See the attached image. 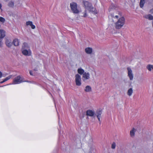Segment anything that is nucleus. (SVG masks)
Wrapping results in <instances>:
<instances>
[{"instance_id": "1", "label": "nucleus", "mask_w": 153, "mask_h": 153, "mask_svg": "<svg viewBox=\"0 0 153 153\" xmlns=\"http://www.w3.org/2000/svg\"><path fill=\"white\" fill-rule=\"evenodd\" d=\"M83 5L86 10H88L90 12L96 14L97 13L96 9L93 7L92 4L89 2L84 1L83 2Z\"/></svg>"}, {"instance_id": "2", "label": "nucleus", "mask_w": 153, "mask_h": 153, "mask_svg": "<svg viewBox=\"0 0 153 153\" xmlns=\"http://www.w3.org/2000/svg\"><path fill=\"white\" fill-rule=\"evenodd\" d=\"M125 22V19L123 17L120 18L115 23L116 28L119 29L121 28L124 24Z\"/></svg>"}, {"instance_id": "3", "label": "nucleus", "mask_w": 153, "mask_h": 153, "mask_svg": "<svg viewBox=\"0 0 153 153\" xmlns=\"http://www.w3.org/2000/svg\"><path fill=\"white\" fill-rule=\"evenodd\" d=\"M71 10L73 13L75 14H78L79 12V10L77 9V4L76 3L73 2L70 4Z\"/></svg>"}, {"instance_id": "4", "label": "nucleus", "mask_w": 153, "mask_h": 153, "mask_svg": "<svg viewBox=\"0 0 153 153\" xmlns=\"http://www.w3.org/2000/svg\"><path fill=\"white\" fill-rule=\"evenodd\" d=\"M22 79L21 76H18L15 77L13 80V83L12 84L10 83L5 85V86L10 85L12 84L15 85L24 82Z\"/></svg>"}, {"instance_id": "5", "label": "nucleus", "mask_w": 153, "mask_h": 153, "mask_svg": "<svg viewBox=\"0 0 153 153\" xmlns=\"http://www.w3.org/2000/svg\"><path fill=\"white\" fill-rule=\"evenodd\" d=\"M119 16L118 15L116 14V13H111L108 16V18L110 21H112L114 22H115L114 21V19H118Z\"/></svg>"}, {"instance_id": "6", "label": "nucleus", "mask_w": 153, "mask_h": 153, "mask_svg": "<svg viewBox=\"0 0 153 153\" xmlns=\"http://www.w3.org/2000/svg\"><path fill=\"white\" fill-rule=\"evenodd\" d=\"M75 82L76 85L80 86L81 85V76L79 74L75 75Z\"/></svg>"}, {"instance_id": "7", "label": "nucleus", "mask_w": 153, "mask_h": 153, "mask_svg": "<svg viewBox=\"0 0 153 153\" xmlns=\"http://www.w3.org/2000/svg\"><path fill=\"white\" fill-rule=\"evenodd\" d=\"M128 70V76L129 77V79L132 80L133 79L134 76L131 69L130 67L127 68Z\"/></svg>"}, {"instance_id": "8", "label": "nucleus", "mask_w": 153, "mask_h": 153, "mask_svg": "<svg viewBox=\"0 0 153 153\" xmlns=\"http://www.w3.org/2000/svg\"><path fill=\"white\" fill-rule=\"evenodd\" d=\"M22 54L25 56H30L31 54V51L30 49L22 50Z\"/></svg>"}, {"instance_id": "9", "label": "nucleus", "mask_w": 153, "mask_h": 153, "mask_svg": "<svg viewBox=\"0 0 153 153\" xmlns=\"http://www.w3.org/2000/svg\"><path fill=\"white\" fill-rule=\"evenodd\" d=\"M83 80L84 81L89 79L90 78V74L88 72H85L83 74Z\"/></svg>"}, {"instance_id": "10", "label": "nucleus", "mask_w": 153, "mask_h": 153, "mask_svg": "<svg viewBox=\"0 0 153 153\" xmlns=\"http://www.w3.org/2000/svg\"><path fill=\"white\" fill-rule=\"evenodd\" d=\"M102 114V111L100 109L97 110L96 113V115L100 123V118Z\"/></svg>"}, {"instance_id": "11", "label": "nucleus", "mask_w": 153, "mask_h": 153, "mask_svg": "<svg viewBox=\"0 0 153 153\" xmlns=\"http://www.w3.org/2000/svg\"><path fill=\"white\" fill-rule=\"evenodd\" d=\"M94 114V112L92 110H87L86 111V115L87 116L90 117L93 116Z\"/></svg>"}, {"instance_id": "12", "label": "nucleus", "mask_w": 153, "mask_h": 153, "mask_svg": "<svg viewBox=\"0 0 153 153\" xmlns=\"http://www.w3.org/2000/svg\"><path fill=\"white\" fill-rule=\"evenodd\" d=\"M144 17L146 19L149 20H153V16L150 14L145 15L144 16Z\"/></svg>"}, {"instance_id": "13", "label": "nucleus", "mask_w": 153, "mask_h": 153, "mask_svg": "<svg viewBox=\"0 0 153 153\" xmlns=\"http://www.w3.org/2000/svg\"><path fill=\"white\" fill-rule=\"evenodd\" d=\"M30 49L28 44L26 42L24 43L22 46V50Z\"/></svg>"}, {"instance_id": "14", "label": "nucleus", "mask_w": 153, "mask_h": 153, "mask_svg": "<svg viewBox=\"0 0 153 153\" xmlns=\"http://www.w3.org/2000/svg\"><path fill=\"white\" fill-rule=\"evenodd\" d=\"M5 31L3 30H0V38H3L5 36Z\"/></svg>"}, {"instance_id": "15", "label": "nucleus", "mask_w": 153, "mask_h": 153, "mask_svg": "<svg viewBox=\"0 0 153 153\" xmlns=\"http://www.w3.org/2000/svg\"><path fill=\"white\" fill-rule=\"evenodd\" d=\"M6 44L7 46L10 47H11L13 43L11 42L10 40L7 39L6 40Z\"/></svg>"}, {"instance_id": "16", "label": "nucleus", "mask_w": 153, "mask_h": 153, "mask_svg": "<svg viewBox=\"0 0 153 153\" xmlns=\"http://www.w3.org/2000/svg\"><path fill=\"white\" fill-rule=\"evenodd\" d=\"M85 51L87 53L90 54L92 53V49L91 48H87L85 49Z\"/></svg>"}, {"instance_id": "17", "label": "nucleus", "mask_w": 153, "mask_h": 153, "mask_svg": "<svg viewBox=\"0 0 153 153\" xmlns=\"http://www.w3.org/2000/svg\"><path fill=\"white\" fill-rule=\"evenodd\" d=\"M19 41L17 39H14L13 41V43L15 46H17L19 45Z\"/></svg>"}, {"instance_id": "18", "label": "nucleus", "mask_w": 153, "mask_h": 153, "mask_svg": "<svg viewBox=\"0 0 153 153\" xmlns=\"http://www.w3.org/2000/svg\"><path fill=\"white\" fill-rule=\"evenodd\" d=\"M91 87L89 85L86 86L85 89V92H88L91 91Z\"/></svg>"}, {"instance_id": "19", "label": "nucleus", "mask_w": 153, "mask_h": 153, "mask_svg": "<svg viewBox=\"0 0 153 153\" xmlns=\"http://www.w3.org/2000/svg\"><path fill=\"white\" fill-rule=\"evenodd\" d=\"M77 72L79 74L81 75L85 73L84 70L81 68L78 69Z\"/></svg>"}, {"instance_id": "20", "label": "nucleus", "mask_w": 153, "mask_h": 153, "mask_svg": "<svg viewBox=\"0 0 153 153\" xmlns=\"http://www.w3.org/2000/svg\"><path fill=\"white\" fill-rule=\"evenodd\" d=\"M135 129L134 128L130 131V135L131 137H133L134 136L135 132Z\"/></svg>"}, {"instance_id": "21", "label": "nucleus", "mask_w": 153, "mask_h": 153, "mask_svg": "<svg viewBox=\"0 0 153 153\" xmlns=\"http://www.w3.org/2000/svg\"><path fill=\"white\" fill-rule=\"evenodd\" d=\"M133 89H132V88H130V89H129L128 90V92H127L128 95L129 96H131L132 94L133 93Z\"/></svg>"}, {"instance_id": "22", "label": "nucleus", "mask_w": 153, "mask_h": 153, "mask_svg": "<svg viewBox=\"0 0 153 153\" xmlns=\"http://www.w3.org/2000/svg\"><path fill=\"white\" fill-rule=\"evenodd\" d=\"M146 68L149 71H151L152 69L153 70V65H149L146 66Z\"/></svg>"}, {"instance_id": "23", "label": "nucleus", "mask_w": 153, "mask_h": 153, "mask_svg": "<svg viewBox=\"0 0 153 153\" xmlns=\"http://www.w3.org/2000/svg\"><path fill=\"white\" fill-rule=\"evenodd\" d=\"M145 3V0H140V5L141 8H142Z\"/></svg>"}, {"instance_id": "24", "label": "nucleus", "mask_w": 153, "mask_h": 153, "mask_svg": "<svg viewBox=\"0 0 153 153\" xmlns=\"http://www.w3.org/2000/svg\"><path fill=\"white\" fill-rule=\"evenodd\" d=\"M14 3L13 2L10 1L8 4V6L10 7H14Z\"/></svg>"}, {"instance_id": "25", "label": "nucleus", "mask_w": 153, "mask_h": 153, "mask_svg": "<svg viewBox=\"0 0 153 153\" xmlns=\"http://www.w3.org/2000/svg\"><path fill=\"white\" fill-rule=\"evenodd\" d=\"M12 75H10L9 76H8L7 77H6V78H5L4 79V82H6L9 79H10L12 77Z\"/></svg>"}, {"instance_id": "26", "label": "nucleus", "mask_w": 153, "mask_h": 153, "mask_svg": "<svg viewBox=\"0 0 153 153\" xmlns=\"http://www.w3.org/2000/svg\"><path fill=\"white\" fill-rule=\"evenodd\" d=\"M5 19L2 17H0V22L2 23H4L5 22Z\"/></svg>"}, {"instance_id": "27", "label": "nucleus", "mask_w": 153, "mask_h": 153, "mask_svg": "<svg viewBox=\"0 0 153 153\" xmlns=\"http://www.w3.org/2000/svg\"><path fill=\"white\" fill-rule=\"evenodd\" d=\"M32 22L30 21H27L26 22V25L27 26L30 25L31 26V25H32Z\"/></svg>"}, {"instance_id": "28", "label": "nucleus", "mask_w": 153, "mask_h": 153, "mask_svg": "<svg viewBox=\"0 0 153 153\" xmlns=\"http://www.w3.org/2000/svg\"><path fill=\"white\" fill-rule=\"evenodd\" d=\"M83 15L82 16L84 17H86L87 16L86 10H85L84 12L82 13Z\"/></svg>"}, {"instance_id": "29", "label": "nucleus", "mask_w": 153, "mask_h": 153, "mask_svg": "<svg viewBox=\"0 0 153 153\" xmlns=\"http://www.w3.org/2000/svg\"><path fill=\"white\" fill-rule=\"evenodd\" d=\"M116 145L115 143H113L111 145V148L114 149L115 148Z\"/></svg>"}, {"instance_id": "30", "label": "nucleus", "mask_w": 153, "mask_h": 153, "mask_svg": "<svg viewBox=\"0 0 153 153\" xmlns=\"http://www.w3.org/2000/svg\"><path fill=\"white\" fill-rule=\"evenodd\" d=\"M114 5H113V6H111L110 7V8H109V12H110V11H111V10H110L111 9H114Z\"/></svg>"}, {"instance_id": "31", "label": "nucleus", "mask_w": 153, "mask_h": 153, "mask_svg": "<svg viewBox=\"0 0 153 153\" xmlns=\"http://www.w3.org/2000/svg\"><path fill=\"white\" fill-rule=\"evenodd\" d=\"M31 28L32 29H34L35 28V26L33 24H32V25H31Z\"/></svg>"}, {"instance_id": "32", "label": "nucleus", "mask_w": 153, "mask_h": 153, "mask_svg": "<svg viewBox=\"0 0 153 153\" xmlns=\"http://www.w3.org/2000/svg\"><path fill=\"white\" fill-rule=\"evenodd\" d=\"M78 144H79V145L80 146H81V143H80V140L79 139H78Z\"/></svg>"}, {"instance_id": "33", "label": "nucleus", "mask_w": 153, "mask_h": 153, "mask_svg": "<svg viewBox=\"0 0 153 153\" xmlns=\"http://www.w3.org/2000/svg\"><path fill=\"white\" fill-rule=\"evenodd\" d=\"M30 74L31 75H33V74L32 73V71H30Z\"/></svg>"}, {"instance_id": "34", "label": "nucleus", "mask_w": 153, "mask_h": 153, "mask_svg": "<svg viewBox=\"0 0 153 153\" xmlns=\"http://www.w3.org/2000/svg\"><path fill=\"white\" fill-rule=\"evenodd\" d=\"M2 76V73L0 71V78Z\"/></svg>"}, {"instance_id": "35", "label": "nucleus", "mask_w": 153, "mask_h": 153, "mask_svg": "<svg viewBox=\"0 0 153 153\" xmlns=\"http://www.w3.org/2000/svg\"><path fill=\"white\" fill-rule=\"evenodd\" d=\"M4 82H5L3 80L2 81L0 82V84H2Z\"/></svg>"}, {"instance_id": "36", "label": "nucleus", "mask_w": 153, "mask_h": 153, "mask_svg": "<svg viewBox=\"0 0 153 153\" xmlns=\"http://www.w3.org/2000/svg\"><path fill=\"white\" fill-rule=\"evenodd\" d=\"M24 82H29V83H31V81H24Z\"/></svg>"}, {"instance_id": "37", "label": "nucleus", "mask_w": 153, "mask_h": 153, "mask_svg": "<svg viewBox=\"0 0 153 153\" xmlns=\"http://www.w3.org/2000/svg\"><path fill=\"white\" fill-rule=\"evenodd\" d=\"M2 45V43L1 42V40H0V46H1V45Z\"/></svg>"}, {"instance_id": "38", "label": "nucleus", "mask_w": 153, "mask_h": 153, "mask_svg": "<svg viewBox=\"0 0 153 153\" xmlns=\"http://www.w3.org/2000/svg\"><path fill=\"white\" fill-rule=\"evenodd\" d=\"M1 7H2V5L0 3V9L1 10Z\"/></svg>"}, {"instance_id": "39", "label": "nucleus", "mask_w": 153, "mask_h": 153, "mask_svg": "<svg viewBox=\"0 0 153 153\" xmlns=\"http://www.w3.org/2000/svg\"><path fill=\"white\" fill-rule=\"evenodd\" d=\"M150 12L152 13H153V9L151 10Z\"/></svg>"}, {"instance_id": "40", "label": "nucleus", "mask_w": 153, "mask_h": 153, "mask_svg": "<svg viewBox=\"0 0 153 153\" xmlns=\"http://www.w3.org/2000/svg\"><path fill=\"white\" fill-rule=\"evenodd\" d=\"M59 126L60 127L61 126V125L59 124Z\"/></svg>"}, {"instance_id": "41", "label": "nucleus", "mask_w": 153, "mask_h": 153, "mask_svg": "<svg viewBox=\"0 0 153 153\" xmlns=\"http://www.w3.org/2000/svg\"><path fill=\"white\" fill-rule=\"evenodd\" d=\"M82 153H85L84 152L83 150H82Z\"/></svg>"}, {"instance_id": "42", "label": "nucleus", "mask_w": 153, "mask_h": 153, "mask_svg": "<svg viewBox=\"0 0 153 153\" xmlns=\"http://www.w3.org/2000/svg\"><path fill=\"white\" fill-rule=\"evenodd\" d=\"M152 26L153 27V21L152 22Z\"/></svg>"}, {"instance_id": "43", "label": "nucleus", "mask_w": 153, "mask_h": 153, "mask_svg": "<svg viewBox=\"0 0 153 153\" xmlns=\"http://www.w3.org/2000/svg\"><path fill=\"white\" fill-rule=\"evenodd\" d=\"M58 118H59V116H58Z\"/></svg>"}]
</instances>
